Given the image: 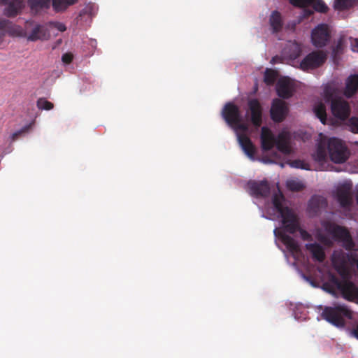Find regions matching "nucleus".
Here are the masks:
<instances>
[{"label": "nucleus", "mask_w": 358, "mask_h": 358, "mask_svg": "<svg viewBox=\"0 0 358 358\" xmlns=\"http://www.w3.org/2000/svg\"><path fill=\"white\" fill-rule=\"evenodd\" d=\"M284 201L285 196L282 192H279L273 194L272 203L275 210L280 214L282 218L285 230L289 234H294L296 231H299L303 240H310V234L306 230L300 228L297 216L291 208L284 206Z\"/></svg>", "instance_id": "1"}, {"label": "nucleus", "mask_w": 358, "mask_h": 358, "mask_svg": "<svg viewBox=\"0 0 358 358\" xmlns=\"http://www.w3.org/2000/svg\"><path fill=\"white\" fill-rule=\"evenodd\" d=\"M321 317L337 327H343L345 325V319H352V313L344 305H338L334 307L325 306Z\"/></svg>", "instance_id": "2"}, {"label": "nucleus", "mask_w": 358, "mask_h": 358, "mask_svg": "<svg viewBox=\"0 0 358 358\" xmlns=\"http://www.w3.org/2000/svg\"><path fill=\"white\" fill-rule=\"evenodd\" d=\"M322 225L326 233L331 236L333 239L343 242V247L347 250H355V243L346 227L330 221H324Z\"/></svg>", "instance_id": "3"}, {"label": "nucleus", "mask_w": 358, "mask_h": 358, "mask_svg": "<svg viewBox=\"0 0 358 358\" xmlns=\"http://www.w3.org/2000/svg\"><path fill=\"white\" fill-rule=\"evenodd\" d=\"M327 150L330 159L336 164L345 162L349 157V151L344 142L336 137L327 141Z\"/></svg>", "instance_id": "4"}, {"label": "nucleus", "mask_w": 358, "mask_h": 358, "mask_svg": "<svg viewBox=\"0 0 358 358\" xmlns=\"http://www.w3.org/2000/svg\"><path fill=\"white\" fill-rule=\"evenodd\" d=\"M328 282L334 285L344 299L358 303V287L353 282L346 280H341L334 275H330Z\"/></svg>", "instance_id": "5"}, {"label": "nucleus", "mask_w": 358, "mask_h": 358, "mask_svg": "<svg viewBox=\"0 0 358 358\" xmlns=\"http://www.w3.org/2000/svg\"><path fill=\"white\" fill-rule=\"evenodd\" d=\"M327 60V54L322 50H315L308 54L301 62L303 71L315 69L322 66Z\"/></svg>", "instance_id": "6"}, {"label": "nucleus", "mask_w": 358, "mask_h": 358, "mask_svg": "<svg viewBox=\"0 0 358 358\" xmlns=\"http://www.w3.org/2000/svg\"><path fill=\"white\" fill-rule=\"evenodd\" d=\"M336 198L341 208L350 209L353 204L352 185L345 182L339 185L336 191Z\"/></svg>", "instance_id": "7"}, {"label": "nucleus", "mask_w": 358, "mask_h": 358, "mask_svg": "<svg viewBox=\"0 0 358 358\" xmlns=\"http://www.w3.org/2000/svg\"><path fill=\"white\" fill-rule=\"evenodd\" d=\"M330 39V31L325 24H318L311 32V41L314 46L322 48L327 45Z\"/></svg>", "instance_id": "8"}, {"label": "nucleus", "mask_w": 358, "mask_h": 358, "mask_svg": "<svg viewBox=\"0 0 358 358\" xmlns=\"http://www.w3.org/2000/svg\"><path fill=\"white\" fill-rule=\"evenodd\" d=\"M289 112L287 103L280 99H274L272 101L270 115L271 120L277 123L282 122L286 118Z\"/></svg>", "instance_id": "9"}, {"label": "nucleus", "mask_w": 358, "mask_h": 358, "mask_svg": "<svg viewBox=\"0 0 358 358\" xmlns=\"http://www.w3.org/2000/svg\"><path fill=\"white\" fill-rule=\"evenodd\" d=\"M331 110L335 117L345 120L350 114V106L347 101L342 98H337L331 101Z\"/></svg>", "instance_id": "10"}, {"label": "nucleus", "mask_w": 358, "mask_h": 358, "mask_svg": "<svg viewBox=\"0 0 358 358\" xmlns=\"http://www.w3.org/2000/svg\"><path fill=\"white\" fill-rule=\"evenodd\" d=\"M247 186L252 196L265 198L270 194V185L266 180L262 181L250 180Z\"/></svg>", "instance_id": "11"}, {"label": "nucleus", "mask_w": 358, "mask_h": 358, "mask_svg": "<svg viewBox=\"0 0 358 358\" xmlns=\"http://www.w3.org/2000/svg\"><path fill=\"white\" fill-rule=\"evenodd\" d=\"M250 113V121L255 127H259L262 124V107L257 99H250L248 102Z\"/></svg>", "instance_id": "12"}, {"label": "nucleus", "mask_w": 358, "mask_h": 358, "mask_svg": "<svg viewBox=\"0 0 358 358\" xmlns=\"http://www.w3.org/2000/svg\"><path fill=\"white\" fill-rule=\"evenodd\" d=\"M222 115L225 122L230 127L237 122L241 117L239 108L233 103H227L224 106Z\"/></svg>", "instance_id": "13"}, {"label": "nucleus", "mask_w": 358, "mask_h": 358, "mask_svg": "<svg viewBox=\"0 0 358 358\" xmlns=\"http://www.w3.org/2000/svg\"><path fill=\"white\" fill-rule=\"evenodd\" d=\"M289 3L299 8H305L312 6L316 12L326 13L329 10L328 6L322 0H288Z\"/></svg>", "instance_id": "14"}, {"label": "nucleus", "mask_w": 358, "mask_h": 358, "mask_svg": "<svg viewBox=\"0 0 358 358\" xmlns=\"http://www.w3.org/2000/svg\"><path fill=\"white\" fill-rule=\"evenodd\" d=\"M0 3L6 5L3 13L8 17L20 14L24 7L22 0H0Z\"/></svg>", "instance_id": "15"}, {"label": "nucleus", "mask_w": 358, "mask_h": 358, "mask_svg": "<svg viewBox=\"0 0 358 358\" xmlns=\"http://www.w3.org/2000/svg\"><path fill=\"white\" fill-rule=\"evenodd\" d=\"M278 95L282 99H289L293 95L294 85L287 78L280 79L276 85Z\"/></svg>", "instance_id": "16"}, {"label": "nucleus", "mask_w": 358, "mask_h": 358, "mask_svg": "<svg viewBox=\"0 0 358 358\" xmlns=\"http://www.w3.org/2000/svg\"><path fill=\"white\" fill-rule=\"evenodd\" d=\"M290 135L287 131H281L275 138V145L277 149L282 153L289 155L291 153V148L289 146Z\"/></svg>", "instance_id": "17"}, {"label": "nucleus", "mask_w": 358, "mask_h": 358, "mask_svg": "<svg viewBox=\"0 0 358 358\" xmlns=\"http://www.w3.org/2000/svg\"><path fill=\"white\" fill-rule=\"evenodd\" d=\"M327 204V200L324 197L317 195L313 196L308 203V212L311 216H315Z\"/></svg>", "instance_id": "18"}, {"label": "nucleus", "mask_w": 358, "mask_h": 358, "mask_svg": "<svg viewBox=\"0 0 358 358\" xmlns=\"http://www.w3.org/2000/svg\"><path fill=\"white\" fill-rule=\"evenodd\" d=\"M238 143L245 154L251 159H255V147L252 142L244 134H238Z\"/></svg>", "instance_id": "19"}, {"label": "nucleus", "mask_w": 358, "mask_h": 358, "mask_svg": "<svg viewBox=\"0 0 358 358\" xmlns=\"http://www.w3.org/2000/svg\"><path fill=\"white\" fill-rule=\"evenodd\" d=\"M275 137L271 130L266 127H263L261 131V143L263 150L268 151L275 145Z\"/></svg>", "instance_id": "20"}, {"label": "nucleus", "mask_w": 358, "mask_h": 358, "mask_svg": "<svg viewBox=\"0 0 358 358\" xmlns=\"http://www.w3.org/2000/svg\"><path fill=\"white\" fill-rule=\"evenodd\" d=\"M269 25L273 34L279 33L283 27V21L281 13L278 10H273L269 17Z\"/></svg>", "instance_id": "21"}, {"label": "nucleus", "mask_w": 358, "mask_h": 358, "mask_svg": "<svg viewBox=\"0 0 358 358\" xmlns=\"http://www.w3.org/2000/svg\"><path fill=\"white\" fill-rule=\"evenodd\" d=\"M306 248L311 255L312 258L317 262H322L325 259V252L324 248L318 243H307Z\"/></svg>", "instance_id": "22"}, {"label": "nucleus", "mask_w": 358, "mask_h": 358, "mask_svg": "<svg viewBox=\"0 0 358 358\" xmlns=\"http://www.w3.org/2000/svg\"><path fill=\"white\" fill-rule=\"evenodd\" d=\"M358 90V76H350L346 82V86L344 91V94L348 97H352Z\"/></svg>", "instance_id": "23"}, {"label": "nucleus", "mask_w": 358, "mask_h": 358, "mask_svg": "<svg viewBox=\"0 0 358 358\" xmlns=\"http://www.w3.org/2000/svg\"><path fill=\"white\" fill-rule=\"evenodd\" d=\"M48 38L46 29L41 25H36L27 36V40L30 41H36L38 40H43Z\"/></svg>", "instance_id": "24"}, {"label": "nucleus", "mask_w": 358, "mask_h": 358, "mask_svg": "<svg viewBox=\"0 0 358 358\" xmlns=\"http://www.w3.org/2000/svg\"><path fill=\"white\" fill-rule=\"evenodd\" d=\"M280 238L284 245L287 248L293 253H299L300 252V248L298 243L290 236L282 233L280 234Z\"/></svg>", "instance_id": "25"}, {"label": "nucleus", "mask_w": 358, "mask_h": 358, "mask_svg": "<svg viewBox=\"0 0 358 358\" xmlns=\"http://www.w3.org/2000/svg\"><path fill=\"white\" fill-rule=\"evenodd\" d=\"M50 0H28V5L32 12L38 13L50 6Z\"/></svg>", "instance_id": "26"}, {"label": "nucleus", "mask_w": 358, "mask_h": 358, "mask_svg": "<svg viewBox=\"0 0 358 358\" xmlns=\"http://www.w3.org/2000/svg\"><path fill=\"white\" fill-rule=\"evenodd\" d=\"M327 143L320 141L317 146L316 151L313 154V158L315 161L322 162L326 160Z\"/></svg>", "instance_id": "27"}, {"label": "nucleus", "mask_w": 358, "mask_h": 358, "mask_svg": "<svg viewBox=\"0 0 358 358\" xmlns=\"http://www.w3.org/2000/svg\"><path fill=\"white\" fill-rule=\"evenodd\" d=\"M77 1L78 0H52V7L55 11L62 12Z\"/></svg>", "instance_id": "28"}, {"label": "nucleus", "mask_w": 358, "mask_h": 358, "mask_svg": "<svg viewBox=\"0 0 358 358\" xmlns=\"http://www.w3.org/2000/svg\"><path fill=\"white\" fill-rule=\"evenodd\" d=\"M313 112L323 124H327L326 106L323 103L319 102L315 104L313 108Z\"/></svg>", "instance_id": "29"}, {"label": "nucleus", "mask_w": 358, "mask_h": 358, "mask_svg": "<svg viewBox=\"0 0 358 358\" xmlns=\"http://www.w3.org/2000/svg\"><path fill=\"white\" fill-rule=\"evenodd\" d=\"M287 188L293 192H299L305 188V185L301 181L289 180L287 182Z\"/></svg>", "instance_id": "30"}, {"label": "nucleus", "mask_w": 358, "mask_h": 358, "mask_svg": "<svg viewBox=\"0 0 358 358\" xmlns=\"http://www.w3.org/2000/svg\"><path fill=\"white\" fill-rule=\"evenodd\" d=\"M276 79V73L274 70L266 69L264 72V81L266 85H273Z\"/></svg>", "instance_id": "31"}, {"label": "nucleus", "mask_w": 358, "mask_h": 358, "mask_svg": "<svg viewBox=\"0 0 358 358\" xmlns=\"http://www.w3.org/2000/svg\"><path fill=\"white\" fill-rule=\"evenodd\" d=\"M355 0H336L335 8L343 10L353 6Z\"/></svg>", "instance_id": "32"}, {"label": "nucleus", "mask_w": 358, "mask_h": 358, "mask_svg": "<svg viewBox=\"0 0 358 358\" xmlns=\"http://www.w3.org/2000/svg\"><path fill=\"white\" fill-rule=\"evenodd\" d=\"M301 53V48L300 45L294 43L291 44L289 47V56L291 59H296Z\"/></svg>", "instance_id": "33"}, {"label": "nucleus", "mask_w": 358, "mask_h": 358, "mask_svg": "<svg viewBox=\"0 0 358 358\" xmlns=\"http://www.w3.org/2000/svg\"><path fill=\"white\" fill-rule=\"evenodd\" d=\"M37 107L41 110H50L54 108V104L45 98H39L36 102Z\"/></svg>", "instance_id": "34"}, {"label": "nucleus", "mask_w": 358, "mask_h": 358, "mask_svg": "<svg viewBox=\"0 0 358 358\" xmlns=\"http://www.w3.org/2000/svg\"><path fill=\"white\" fill-rule=\"evenodd\" d=\"M290 166L293 168L301 169L304 170H310L309 164L300 159H296L290 162Z\"/></svg>", "instance_id": "35"}, {"label": "nucleus", "mask_w": 358, "mask_h": 358, "mask_svg": "<svg viewBox=\"0 0 358 358\" xmlns=\"http://www.w3.org/2000/svg\"><path fill=\"white\" fill-rule=\"evenodd\" d=\"M347 125L349 127L350 131L355 134H358V117H350L348 121Z\"/></svg>", "instance_id": "36"}, {"label": "nucleus", "mask_w": 358, "mask_h": 358, "mask_svg": "<svg viewBox=\"0 0 358 358\" xmlns=\"http://www.w3.org/2000/svg\"><path fill=\"white\" fill-rule=\"evenodd\" d=\"M236 131H243L246 132L248 130V126L247 124L242 122V117L238 120V121L231 126Z\"/></svg>", "instance_id": "37"}, {"label": "nucleus", "mask_w": 358, "mask_h": 358, "mask_svg": "<svg viewBox=\"0 0 358 358\" xmlns=\"http://www.w3.org/2000/svg\"><path fill=\"white\" fill-rule=\"evenodd\" d=\"M334 93H335V90L333 87H331L330 86L325 87L324 90V96L327 101H331L333 99H334L333 98Z\"/></svg>", "instance_id": "38"}, {"label": "nucleus", "mask_w": 358, "mask_h": 358, "mask_svg": "<svg viewBox=\"0 0 358 358\" xmlns=\"http://www.w3.org/2000/svg\"><path fill=\"white\" fill-rule=\"evenodd\" d=\"M322 289L327 292L335 296L336 294V287L331 285V283H329L328 282H324L322 285Z\"/></svg>", "instance_id": "39"}, {"label": "nucleus", "mask_w": 358, "mask_h": 358, "mask_svg": "<svg viewBox=\"0 0 358 358\" xmlns=\"http://www.w3.org/2000/svg\"><path fill=\"white\" fill-rule=\"evenodd\" d=\"M337 271L343 278H346L349 275V271L344 264L338 266Z\"/></svg>", "instance_id": "40"}, {"label": "nucleus", "mask_w": 358, "mask_h": 358, "mask_svg": "<svg viewBox=\"0 0 358 358\" xmlns=\"http://www.w3.org/2000/svg\"><path fill=\"white\" fill-rule=\"evenodd\" d=\"M10 25H11V22L8 20L0 17V29H1V30L8 29L10 28Z\"/></svg>", "instance_id": "41"}, {"label": "nucleus", "mask_w": 358, "mask_h": 358, "mask_svg": "<svg viewBox=\"0 0 358 358\" xmlns=\"http://www.w3.org/2000/svg\"><path fill=\"white\" fill-rule=\"evenodd\" d=\"M50 25L56 28L58 31L63 32L66 30V27L64 24L59 22H52L50 23Z\"/></svg>", "instance_id": "42"}, {"label": "nucleus", "mask_w": 358, "mask_h": 358, "mask_svg": "<svg viewBox=\"0 0 358 358\" xmlns=\"http://www.w3.org/2000/svg\"><path fill=\"white\" fill-rule=\"evenodd\" d=\"M29 129V127H24L22 129L14 132L11 136L12 141H16L19 136H20L22 134L25 133Z\"/></svg>", "instance_id": "43"}, {"label": "nucleus", "mask_w": 358, "mask_h": 358, "mask_svg": "<svg viewBox=\"0 0 358 358\" xmlns=\"http://www.w3.org/2000/svg\"><path fill=\"white\" fill-rule=\"evenodd\" d=\"M73 55L71 53H65L62 57V61L66 64H70L73 61Z\"/></svg>", "instance_id": "44"}, {"label": "nucleus", "mask_w": 358, "mask_h": 358, "mask_svg": "<svg viewBox=\"0 0 358 358\" xmlns=\"http://www.w3.org/2000/svg\"><path fill=\"white\" fill-rule=\"evenodd\" d=\"M303 17L308 18L313 14V11L309 8H306V7L303 8Z\"/></svg>", "instance_id": "45"}, {"label": "nucleus", "mask_w": 358, "mask_h": 358, "mask_svg": "<svg viewBox=\"0 0 358 358\" xmlns=\"http://www.w3.org/2000/svg\"><path fill=\"white\" fill-rule=\"evenodd\" d=\"M319 240L324 243H326V244H329L330 243V241H329V239L325 236H320L319 237Z\"/></svg>", "instance_id": "46"}, {"label": "nucleus", "mask_w": 358, "mask_h": 358, "mask_svg": "<svg viewBox=\"0 0 358 358\" xmlns=\"http://www.w3.org/2000/svg\"><path fill=\"white\" fill-rule=\"evenodd\" d=\"M352 334L357 339H358V326L352 330Z\"/></svg>", "instance_id": "47"}, {"label": "nucleus", "mask_w": 358, "mask_h": 358, "mask_svg": "<svg viewBox=\"0 0 358 358\" xmlns=\"http://www.w3.org/2000/svg\"><path fill=\"white\" fill-rule=\"evenodd\" d=\"M355 42H356V45H355V46L353 48V49H352V50H353L354 51H355V50H355V48H357V50L358 51V40H357V39H356Z\"/></svg>", "instance_id": "48"}, {"label": "nucleus", "mask_w": 358, "mask_h": 358, "mask_svg": "<svg viewBox=\"0 0 358 358\" xmlns=\"http://www.w3.org/2000/svg\"><path fill=\"white\" fill-rule=\"evenodd\" d=\"M278 59L279 58L278 57H274L272 58L271 62L274 64V63L276 62V60Z\"/></svg>", "instance_id": "49"}, {"label": "nucleus", "mask_w": 358, "mask_h": 358, "mask_svg": "<svg viewBox=\"0 0 358 358\" xmlns=\"http://www.w3.org/2000/svg\"><path fill=\"white\" fill-rule=\"evenodd\" d=\"M356 201L358 204V193L356 194Z\"/></svg>", "instance_id": "50"}]
</instances>
